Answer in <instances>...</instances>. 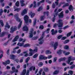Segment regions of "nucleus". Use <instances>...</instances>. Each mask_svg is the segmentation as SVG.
<instances>
[{
  "label": "nucleus",
  "instance_id": "1",
  "mask_svg": "<svg viewBox=\"0 0 75 75\" xmlns=\"http://www.w3.org/2000/svg\"><path fill=\"white\" fill-rule=\"evenodd\" d=\"M14 17L15 18L16 20L18 22H20L19 24L18 27V29L20 28L21 27V25H22V21H21V19L18 18V14H16L14 15Z\"/></svg>",
  "mask_w": 75,
  "mask_h": 75
},
{
  "label": "nucleus",
  "instance_id": "2",
  "mask_svg": "<svg viewBox=\"0 0 75 75\" xmlns=\"http://www.w3.org/2000/svg\"><path fill=\"white\" fill-rule=\"evenodd\" d=\"M62 20L61 19L59 20H58V24L56 23H55L53 27L54 28H55V27H57V25H58L59 28L62 27L63 26V23H62Z\"/></svg>",
  "mask_w": 75,
  "mask_h": 75
},
{
  "label": "nucleus",
  "instance_id": "3",
  "mask_svg": "<svg viewBox=\"0 0 75 75\" xmlns=\"http://www.w3.org/2000/svg\"><path fill=\"white\" fill-rule=\"evenodd\" d=\"M12 71H11L10 72L11 74H13L14 72H15L16 73L17 72H18V69H16V68L14 67H12Z\"/></svg>",
  "mask_w": 75,
  "mask_h": 75
},
{
  "label": "nucleus",
  "instance_id": "4",
  "mask_svg": "<svg viewBox=\"0 0 75 75\" xmlns=\"http://www.w3.org/2000/svg\"><path fill=\"white\" fill-rule=\"evenodd\" d=\"M33 31H34V29H31L30 31L29 32V38H32L33 37Z\"/></svg>",
  "mask_w": 75,
  "mask_h": 75
},
{
  "label": "nucleus",
  "instance_id": "5",
  "mask_svg": "<svg viewBox=\"0 0 75 75\" xmlns=\"http://www.w3.org/2000/svg\"><path fill=\"white\" fill-rule=\"evenodd\" d=\"M29 18L28 17V16L26 15L25 16L24 19L25 21V23H28V19Z\"/></svg>",
  "mask_w": 75,
  "mask_h": 75
},
{
  "label": "nucleus",
  "instance_id": "6",
  "mask_svg": "<svg viewBox=\"0 0 75 75\" xmlns=\"http://www.w3.org/2000/svg\"><path fill=\"white\" fill-rule=\"evenodd\" d=\"M22 30L23 31H28V28L27 25H25L23 27Z\"/></svg>",
  "mask_w": 75,
  "mask_h": 75
},
{
  "label": "nucleus",
  "instance_id": "7",
  "mask_svg": "<svg viewBox=\"0 0 75 75\" xmlns=\"http://www.w3.org/2000/svg\"><path fill=\"white\" fill-rule=\"evenodd\" d=\"M10 63V61L9 60H8L6 62V63L4 62H3V64L5 66H6L7 64H9Z\"/></svg>",
  "mask_w": 75,
  "mask_h": 75
},
{
  "label": "nucleus",
  "instance_id": "8",
  "mask_svg": "<svg viewBox=\"0 0 75 75\" xmlns=\"http://www.w3.org/2000/svg\"><path fill=\"white\" fill-rule=\"evenodd\" d=\"M59 18H63L64 17V11H62L60 13L59 15Z\"/></svg>",
  "mask_w": 75,
  "mask_h": 75
},
{
  "label": "nucleus",
  "instance_id": "9",
  "mask_svg": "<svg viewBox=\"0 0 75 75\" xmlns=\"http://www.w3.org/2000/svg\"><path fill=\"white\" fill-rule=\"evenodd\" d=\"M18 38H19V36H18V35H17L13 40V42H16V41H17V40H18Z\"/></svg>",
  "mask_w": 75,
  "mask_h": 75
},
{
  "label": "nucleus",
  "instance_id": "10",
  "mask_svg": "<svg viewBox=\"0 0 75 75\" xmlns=\"http://www.w3.org/2000/svg\"><path fill=\"white\" fill-rule=\"evenodd\" d=\"M58 45V42H56L54 43V50H55L57 49V46Z\"/></svg>",
  "mask_w": 75,
  "mask_h": 75
},
{
  "label": "nucleus",
  "instance_id": "11",
  "mask_svg": "<svg viewBox=\"0 0 75 75\" xmlns=\"http://www.w3.org/2000/svg\"><path fill=\"white\" fill-rule=\"evenodd\" d=\"M16 29L15 28H13V27H12L11 28V31L10 32L11 33H13L14 32V31H16Z\"/></svg>",
  "mask_w": 75,
  "mask_h": 75
},
{
  "label": "nucleus",
  "instance_id": "12",
  "mask_svg": "<svg viewBox=\"0 0 75 75\" xmlns=\"http://www.w3.org/2000/svg\"><path fill=\"white\" fill-rule=\"evenodd\" d=\"M24 0H21L20 1V3L21 4V7H23L25 6V4L24 3Z\"/></svg>",
  "mask_w": 75,
  "mask_h": 75
},
{
  "label": "nucleus",
  "instance_id": "13",
  "mask_svg": "<svg viewBox=\"0 0 75 75\" xmlns=\"http://www.w3.org/2000/svg\"><path fill=\"white\" fill-rule=\"evenodd\" d=\"M24 44V43H20V42H18L17 44V45L18 46H19V47H23Z\"/></svg>",
  "mask_w": 75,
  "mask_h": 75
},
{
  "label": "nucleus",
  "instance_id": "14",
  "mask_svg": "<svg viewBox=\"0 0 75 75\" xmlns=\"http://www.w3.org/2000/svg\"><path fill=\"white\" fill-rule=\"evenodd\" d=\"M27 10L26 9H24L23 12L21 13L22 16H24L25 14L27 13Z\"/></svg>",
  "mask_w": 75,
  "mask_h": 75
},
{
  "label": "nucleus",
  "instance_id": "15",
  "mask_svg": "<svg viewBox=\"0 0 75 75\" xmlns=\"http://www.w3.org/2000/svg\"><path fill=\"white\" fill-rule=\"evenodd\" d=\"M69 9L70 11H73L74 10V8H73V6H72V5H70L69 7Z\"/></svg>",
  "mask_w": 75,
  "mask_h": 75
},
{
  "label": "nucleus",
  "instance_id": "16",
  "mask_svg": "<svg viewBox=\"0 0 75 75\" xmlns=\"http://www.w3.org/2000/svg\"><path fill=\"white\" fill-rule=\"evenodd\" d=\"M35 13H33L32 12H30V15L31 18H33L34 16L35 15Z\"/></svg>",
  "mask_w": 75,
  "mask_h": 75
},
{
  "label": "nucleus",
  "instance_id": "17",
  "mask_svg": "<svg viewBox=\"0 0 75 75\" xmlns=\"http://www.w3.org/2000/svg\"><path fill=\"white\" fill-rule=\"evenodd\" d=\"M38 65L40 67H41L43 66V63L42 62H39L38 64Z\"/></svg>",
  "mask_w": 75,
  "mask_h": 75
},
{
  "label": "nucleus",
  "instance_id": "18",
  "mask_svg": "<svg viewBox=\"0 0 75 75\" xmlns=\"http://www.w3.org/2000/svg\"><path fill=\"white\" fill-rule=\"evenodd\" d=\"M45 53L46 54V55H48V54H51L52 52H50V51L48 50H47L46 51H45Z\"/></svg>",
  "mask_w": 75,
  "mask_h": 75
},
{
  "label": "nucleus",
  "instance_id": "19",
  "mask_svg": "<svg viewBox=\"0 0 75 75\" xmlns=\"http://www.w3.org/2000/svg\"><path fill=\"white\" fill-rule=\"evenodd\" d=\"M6 34V32H2V34L0 35V37H4L5 35V34Z\"/></svg>",
  "mask_w": 75,
  "mask_h": 75
},
{
  "label": "nucleus",
  "instance_id": "20",
  "mask_svg": "<svg viewBox=\"0 0 75 75\" xmlns=\"http://www.w3.org/2000/svg\"><path fill=\"white\" fill-rule=\"evenodd\" d=\"M5 30H6V28H10V25H8V23H6V25L5 26Z\"/></svg>",
  "mask_w": 75,
  "mask_h": 75
},
{
  "label": "nucleus",
  "instance_id": "21",
  "mask_svg": "<svg viewBox=\"0 0 75 75\" xmlns=\"http://www.w3.org/2000/svg\"><path fill=\"white\" fill-rule=\"evenodd\" d=\"M38 38V36H35L32 38L31 40H37Z\"/></svg>",
  "mask_w": 75,
  "mask_h": 75
},
{
  "label": "nucleus",
  "instance_id": "22",
  "mask_svg": "<svg viewBox=\"0 0 75 75\" xmlns=\"http://www.w3.org/2000/svg\"><path fill=\"white\" fill-rule=\"evenodd\" d=\"M57 54H58L59 55H61L62 54V50H58L57 52Z\"/></svg>",
  "mask_w": 75,
  "mask_h": 75
},
{
  "label": "nucleus",
  "instance_id": "23",
  "mask_svg": "<svg viewBox=\"0 0 75 75\" xmlns=\"http://www.w3.org/2000/svg\"><path fill=\"white\" fill-rule=\"evenodd\" d=\"M21 10V8H16L15 10H14V11H17V12H19V11Z\"/></svg>",
  "mask_w": 75,
  "mask_h": 75
},
{
  "label": "nucleus",
  "instance_id": "24",
  "mask_svg": "<svg viewBox=\"0 0 75 75\" xmlns=\"http://www.w3.org/2000/svg\"><path fill=\"white\" fill-rule=\"evenodd\" d=\"M0 23L2 27L4 26V23H3V21L2 20H0Z\"/></svg>",
  "mask_w": 75,
  "mask_h": 75
},
{
  "label": "nucleus",
  "instance_id": "25",
  "mask_svg": "<svg viewBox=\"0 0 75 75\" xmlns=\"http://www.w3.org/2000/svg\"><path fill=\"white\" fill-rule=\"evenodd\" d=\"M11 59H13V60H14L15 59V55L13 54L11 56Z\"/></svg>",
  "mask_w": 75,
  "mask_h": 75
},
{
  "label": "nucleus",
  "instance_id": "26",
  "mask_svg": "<svg viewBox=\"0 0 75 75\" xmlns=\"http://www.w3.org/2000/svg\"><path fill=\"white\" fill-rule=\"evenodd\" d=\"M45 14H46L47 16V17H48V16H49V12L47 11L46 12H43V15H45Z\"/></svg>",
  "mask_w": 75,
  "mask_h": 75
},
{
  "label": "nucleus",
  "instance_id": "27",
  "mask_svg": "<svg viewBox=\"0 0 75 75\" xmlns=\"http://www.w3.org/2000/svg\"><path fill=\"white\" fill-rule=\"evenodd\" d=\"M58 73H59V71L56 70L53 72V74L54 75H57Z\"/></svg>",
  "mask_w": 75,
  "mask_h": 75
},
{
  "label": "nucleus",
  "instance_id": "28",
  "mask_svg": "<svg viewBox=\"0 0 75 75\" xmlns=\"http://www.w3.org/2000/svg\"><path fill=\"white\" fill-rule=\"evenodd\" d=\"M38 54H35L34 55L33 57V58H37V57H38Z\"/></svg>",
  "mask_w": 75,
  "mask_h": 75
},
{
  "label": "nucleus",
  "instance_id": "29",
  "mask_svg": "<svg viewBox=\"0 0 75 75\" xmlns=\"http://www.w3.org/2000/svg\"><path fill=\"white\" fill-rule=\"evenodd\" d=\"M19 1H17L15 4V6H16V7H19Z\"/></svg>",
  "mask_w": 75,
  "mask_h": 75
},
{
  "label": "nucleus",
  "instance_id": "30",
  "mask_svg": "<svg viewBox=\"0 0 75 75\" xmlns=\"http://www.w3.org/2000/svg\"><path fill=\"white\" fill-rule=\"evenodd\" d=\"M3 10L2 9H0V16H1L3 14Z\"/></svg>",
  "mask_w": 75,
  "mask_h": 75
},
{
  "label": "nucleus",
  "instance_id": "31",
  "mask_svg": "<svg viewBox=\"0 0 75 75\" xmlns=\"http://www.w3.org/2000/svg\"><path fill=\"white\" fill-rule=\"evenodd\" d=\"M67 6H69V4L68 3H67L65 5H64L62 7V8H64V7H65Z\"/></svg>",
  "mask_w": 75,
  "mask_h": 75
},
{
  "label": "nucleus",
  "instance_id": "32",
  "mask_svg": "<svg viewBox=\"0 0 75 75\" xmlns=\"http://www.w3.org/2000/svg\"><path fill=\"white\" fill-rule=\"evenodd\" d=\"M72 34V32H70L67 33V37H69Z\"/></svg>",
  "mask_w": 75,
  "mask_h": 75
},
{
  "label": "nucleus",
  "instance_id": "33",
  "mask_svg": "<svg viewBox=\"0 0 75 75\" xmlns=\"http://www.w3.org/2000/svg\"><path fill=\"white\" fill-rule=\"evenodd\" d=\"M44 16H42L40 17V21H43L44 20Z\"/></svg>",
  "mask_w": 75,
  "mask_h": 75
},
{
  "label": "nucleus",
  "instance_id": "34",
  "mask_svg": "<svg viewBox=\"0 0 75 75\" xmlns=\"http://www.w3.org/2000/svg\"><path fill=\"white\" fill-rule=\"evenodd\" d=\"M43 8L42 7H40L38 9V11H40L42 10Z\"/></svg>",
  "mask_w": 75,
  "mask_h": 75
},
{
  "label": "nucleus",
  "instance_id": "35",
  "mask_svg": "<svg viewBox=\"0 0 75 75\" xmlns=\"http://www.w3.org/2000/svg\"><path fill=\"white\" fill-rule=\"evenodd\" d=\"M30 59V57H28L27 59H26L25 62L26 63H27L28 62V61Z\"/></svg>",
  "mask_w": 75,
  "mask_h": 75
},
{
  "label": "nucleus",
  "instance_id": "36",
  "mask_svg": "<svg viewBox=\"0 0 75 75\" xmlns=\"http://www.w3.org/2000/svg\"><path fill=\"white\" fill-rule=\"evenodd\" d=\"M54 17H53L52 18V22H55V17H56V16L55 15H54Z\"/></svg>",
  "mask_w": 75,
  "mask_h": 75
},
{
  "label": "nucleus",
  "instance_id": "37",
  "mask_svg": "<svg viewBox=\"0 0 75 75\" xmlns=\"http://www.w3.org/2000/svg\"><path fill=\"white\" fill-rule=\"evenodd\" d=\"M30 46V44H25L24 45H23V47H29Z\"/></svg>",
  "mask_w": 75,
  "mask_h": 75
},
{
  "label": "nucleus",
  "instance_id": "38",
  "mask_svg": "<svg viewBox=\"0 0 75 75\" xmlns=\"http://www.w3.org/2000/svg\"><path fill=\"white\" fill-rule=\"evenodd\" d=\"M34 6L33 7L34 8H35L37 6V4H36V2L35 1H34L33 2Z\"/></svg>",
  "mask_w": 75,
  "mask_h": 75
},
{
  "label": "nucleus",
  "instance_id": "39",
  "mask_svg": "<svg viewBox=\"0 0 75 75\" xmlns=\"http://www.w3.org/2000/svg\"><path fill=\"white\" fill-rule=\"evenodd\" d=\"M44 56L42 55H40L39 56V59H43V58Z\"/></svg>",
  "mask_w": 75,
  "mask_h": 75
},
{
  "label": "nucleus",
  "instance_id": "40",
  "mask_svg": "<svg viewBox=\"0 0 75 75\" xmlns=\"http://www.w3.org/2000/svg\"><path fill=\"white\" fill-rule=\"evenodd\" d=\"M62 36H63L62 35H59L57 37V39L58 40H59L61 39V38H62Z\"/></svg>",
  "mask_w": 75,
  "mask_h": 75
},
{
  "label": "nucleus",
  "instance_id": "41",
  "mask_svg": "<svg viewBox=\"0 0 75 75\" xmlns=\"http://www.w3.org/2000/svg\"><path fill=\"white\" fill-rule=\"evenodd\" d=\"M69 42V40L68 39V40H65L64 41V44H67V43H68V42Z\"/></svg>",
  "mask_w": 75,
  "mask_h": 75
},
{
  "label": "nucleus",
  "instance_id": "42",
  "mask_svg": "<svg viewBox=\"0 0 75 75\" xmlns=\"http://www.w3.org/2000/svg\"><path fill=\"white\" fill-rule=\"evenodd\" d=\"M21 50L20 49H19L16 52L17 54H20L21 52Z\"/></svg>",
  "mask_w": 75,
  "mask_h": 75
},
{
  "label": "nucleus",
  "instance_id": "43",
  "mask_svg": "<svg viewBox=\"0 0 75 75\" xmlns=\"http://www.w3.org/2000/svg\"><path fill=\"white\" fill-rule=\"evenodd\" d=\"M39 28L41 29V30H43V29H44V26L42 25H40L39 26Z\"/></svg>",
  "mask_w": 75,
  "mask_h": 75
},
{
  "label": "nucleus",
  "instance_id": "44",
  "mask_svg": "<svg viewBox=\"0 0 75 75\" xmlns=\"http://www.w3.org/2000/svg\"><path fill=\"white\" fill-rule=\"evenodd\" d=\"M48 69L47 68H46L44 69V71L45 72H48Z\"/></svg>",
  "mask_w": 75,
  "mask_h": 75
},
{
  "label": "nucleus",
  "instance_id": "45",
  "mask_svg": "<svg viewBox=\"0 0 75 75\" xmlns=\"http://www.w3.org/2000/svg\"><path fill=\"white\" fill-rule=\"evenodd\" d=\"M57 57H55L54 58L53 62H56L57 61Z\"/></svg>",
  "mask_w": 75,
  "mask_h": 75
},
{
  "label": "nucleus",
  "instance_id": "46",
  "mask_svg": "<svg viewBox=\"0 0 75 75\" xmlns=\"http://www.w3.org/2000/svg\"><path fill=\"white\" fill-rule=\"evenodd\" d=\"M56 6L55 5V4H54V3H53V4H52V7L53 8H55V7H56Z\"/></svg>",
  "mask_w": 75,
  "mask_h": 75
},
{
  "label": "nucleus",
  "instance_id": "47",
  "mask_svg": "<svg viewBox=\"0 0 75 75\" xmlns=\"http://www.w3.org/2000/svg\"><path fill=\"white\" fill-rule=\"evenodd\" d=\"M37 51H38V49H37V47H36V48L33 50V52H37Z\"/></svg>",
  "mask_w": 75,
  "mask_h": 75
},
{
  "label": "nucleus",
  "instance_id": "48",
  "mask_svg": "<svg viewBox=\"0 0 75 75\" xmlns=\"http://www.w3.org/2000/svg\"><path fill=\"white\" fill-rule=\"evenodd\" d=\"M75 67V65H73L71 67H70L71 69H72L74 68Z\"/></svg>",
  "mask_w": 75,
  "mask_h": 75
},
{
  "label": "nucleus",
  "instance_id": "49",
  "mask_svg": "<svg viewBox=\"0 0 75 75\" xmlns=\"http://www.w3.org/2000/svg\"><path fill=\"white\" fill-rule=\"evenodd\" d=\"M44 38V37L43 36H42L39 39V41H41V40H42V39H43V38Z\"/></svg>",
  "mask_w": 75,
  "mask_h": 75
},
{
  "label": "nucleus",
  "instance_id": "50",
  "mask_svg": "<svg viewBox=\"0 0 75 75\" xmlns=\"http://www.w3.org/2000/svg\"><path fill=\"white\" fill-rule=\"evenodd\" d=\"M29 73H30V71H29V70H27L26 75H29Z\"/></svg>",
  "mask_w": 75,
  "mask_h": 75
},
{
  "label": "nucleus",
  "instance_id": "51",
  "mask_svg": "<svg viewBox=\"0 0 75 75\" xmlns=\"http://www.w3.org/2000/svg\"><path fill=\"white\" fill-rule=\"evenodd\" d=\"M36 21H37V20L36 19H35L33 23L34 26L36 24Z\"/></svg>",
  "mask_w": 75,
  "mask_h": 75
},
{
  "label": "nucleus",
  "instance_id": "52",
  "mask_svg": "<svg viewBox=\"0 0 75 75\" xmlns=\"http://www.w3.org/2000/svg\"><path fill=\"white\" fill-rule=\"evenodd\" d=\"M64 48H65V49H66V50H68V49L69 48V46L68 45H66L64 47Z\"/></svg>",
  "mask_w": 75,
  "mask_h": 75
},
{
  "label": "nucleus",
  "instance_id": "53",
  "mask_svg": "<svg viewBox=\"0 0 75 75\" xmlns=\"http://www.w3.org/2000/svg\"><path fill=\"white\" fill-rule=\"evenodd\" d=\"M45 2V0H42V1H41L39 2V4L42 3H44Z\"/></svg>",
  "mask_w": 75,
  "mask_h": 75
},
{
  "label": "nucleus",
  "instance_id": "54",
  "mask_svg": "<svg viewBox=\"0 0 75 75\" xmlns=\"http://www.w3.org/2000/svg\"><path fill=\"white\" fill-rule=\"evenodd\" d=\"M10 50L9 49H8V50H7V55H9V54H10Z\"/></svg>",
  "mask_w": 75,
  "mask_h": 75
},
{
  "label": "nucleus",
  "instance_id": "55",
  "mask_svg": "<svg viewBox=\"0 0 75 75\" xmlns=\"http://www.w3.org/2000/svg\"><path fill=\"white\" fill-rule=\"evenodd\" d=\"M68 27H69V26H68V25H67L66 26L64 27H63V28L64 29H66V28H68Z\"/></svg>",
  "mask_w": 75,
  "mask_h": 75
},
{
  "label": "nucleus",
  "instance_id": "56",
  "mask_svg": "<svg viewBox=\"0 0 75 75\" xmlns=\"http://www.w3.org/2000/svg\"><path fill=\"white\" fill-rule=\"evenodd\" d=\"M50 29L49 28H48L47 29V30H46V32L47 33V34H48V33H49V31H50Z\"/></svg>",
  "mask_w": 75,
  "mask_h": 75
},
{
  "label": "nucleus",
  "instance_id": "57",
  "mask_svg": "<svg viewBox=\"0 0 75 75\" xmlns=\"http://www.w3.org/2000/svg\"><path fill=\"white\" fill-rule=\"evenodd\" d=\"M69 73L70 74V75H72L73 74V71L71 70L69 71Z\"/></svg>",
  "mask_w": 75,
  "mask_h": 75
},
{
  "label": "nucleus",
  "instance_id": "58",
  "mask_svg": "<svg viewBox=\"0 0 75 75\" xmlns=\"http://www.w3.org/2000/svg\"><path fill=\"white\" fill-rule=\"evenodd\" d=\"M67 38V37H62V40H65V39Z\"/></svg>",
  "mask_w": 75,
  "mask_h": 75
},
{
  "label": "nucleus",
  "instance_id": "59",
  "mask_svg": "<svg viewBox=\"0 0 75 75\" xmlns=\"http://www.w3.org/2000/svg\"><path fill=\"white\" fill-rule=\"evenodd\" d=\"M33 67L34 66H33L31 67L29 69V70H30V71H31L33 70Z\"/></svg>",
  "mask_w": 75,
  "mask_h": 75
},
{
  "label": "nucleus",
  "instance_id": "60",
  "mask_svg": "<svg viewBox=\"0 0 75 75\" xmlns=\"http://www.w3.org/2000/svg\"><path fill=\"white\" fill-rule=\"evenodd\" d=\"M58 32L59 33H62V30H58Z\"/></svg>",
  "mask_w": 75,
  "mask_h": 75
},
{
  "label": "nucleus",
  "instance_id": "61",
  "mask_svg": "<svg viewBox=\"0 0 75 75\" xmlns=\"http://www.w3.org/2000/svg\"><path fill=\"white\" fill-rule=\"evenodd\" d=\"M62 61H65V59H66V58L64 57L63 58L61 59Z\"/></svg>",
  "mask_w": 75,
  "mask_h": 75
},
{
  "label": "nucleus",
  "instance_id": "62",
  "mask_svg": "<svg viewBox=\"0 0 75 75\" xmlns=\"http://www.w3.org/2000/svg\"><path fill=\"white\" fill-rule=\"evenodd\" d=\"M13 54H15V53L17 51L16 50V49H15L14 50V49H13Z\"/></svg>",
  "mask_w": 75,
  "mask_h": 75
},
{
  "label": "nucleus",
  "instance_id": "63",
  "mask_svg": "<svg viewBox=\"0 0 75 75\" xmlns=\"http://www.w3.org/2000/svg\"><path fill=\"white\" fill-rule=\"evenodd\" d=\"M47 57L43 56V59H44V60H46V59H47Z\"/></svg>",
  "mask_w": 75,
  "mask_h": 75
},
{
  "label": "nucleus",
  "instance_id": "64",
  "mask_svg": "<svg viewBox=\"0 0 75 75\" xmlns=\"http://www.w3.org/2000/svg\"><path fill=\"white\" fill-rule=\"evenodd\" d=\"M58 12L57 11L55 13V14L54 15H55V16H58Z\"/></svg>",
  "mask_w": 75,
  "mask_h": 75
}]
</instances>
